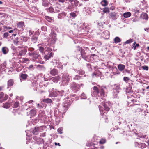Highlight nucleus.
<instances>
[{"label": "nucleus", "instance_id": "obj_1", "mask_svg": "<svg viewBox=\"0 0 149 149\" xmlns=\"http://www.w3.org/2000/svg\"><path fill=\"white\" fill-rule=\"evenodd\" d=\"M33 102V100H31L28 102H26L24 105V108L26 110H29V112H26L27 115L28 116L29 115H30L31 118L32 117L35 116L36 114V110L34 109H31V107H32L31 105H29V104L30 103H32Z\"/></svg>", "mask_w": 149, "mask_h": 149}, {"label": "nucleus", "instance_id": "obj_2", "mask_svg": "<svg viewBox=\"0 0 149 149\" xmlns=\"http://www.w3.org/2000/svg\"><path fill=\"white\" fill-rule=\"evenodd\" d=\"M80 53L82 58L88 62L91 61L92 58L94 60L95 58H98V56L95 54H92L91 56L86 55L84 50H82Z\"/></svg>", "mask_w": 149, "mask_h": 149}, {"label": "nucleus", "instance_id": "obj_3", "mask_svg": "<svg viewBox=\"0 0 149 149\" xmlns=\"http://www.w3.org/2000/svg\"><path fill=\"white\" fill-rule=\"evenodd\" d=\"M71 104L70 100H65L63 103L62 106L59 109V112L61 113H65Z\"/></svg>", "mask_w": 149, "mask_h": 149}, {"label": "nucleus", "instance_id": "obj_4", "mask_svg": "<svg viewBox=\"0 0 149 149\" xmlns=\"http://www.w3.org/2000/svg\"><path fill=\"white\" fill-rule=\"evenodd\" d=\"M56 34L55 31L52 29H51V32L49 35L48 38V43L51 44H54L57 40Z\"/></svg>", "mask_w": 149, "mask_h": 149}, {"label": "nucleus", "instance_id": "obj_5", "mask_svg": "<svg viewBox=\"0 0 149 149\" xmlns=\"http://www.w3.org/2000/svg\"><path fill=\"white\" fill-rule=\"evenodd\" d=\"M70 78L71 77L69 76L68 74H63L62 77V85L63 86L68 85Z\"/></svg>", "mask_w": 149, "mask_h": 149}, {"label": "nucleus", "instance_id": "obj_6", "mask_svg": "<svg viewBox=\"0 0 149 149\" xmlns=\"http://www.w3.org/2000/svg\"><path fill=\"white\" fill-rule=\"evenodd\" d=\"M70 88L73 91L76 92L80 89V85L79 84L74 82L70 84Z\"/></svg>", "mask_w": 149, "mask_h": 149}, {"label": "nucleus", "instance_id": "obj_7", "mask_svg": "<svg viewBox=\"0 0 149 149\" xmlns=\"http://www.w3.org/2000/svg\"><path fill=\"white\" fill-rule=\"evenodd\" d=\"M99 86L100 90L99 93L100 95H98V96L103 97L105 95V93H107V88L105 86Z\"/></svg>", "mask_w": 149, "mask_h": 149}, {"label": "nucleus", "instance_id": "obj_8", "mask_svg": "<svg viewBox=\"0 0 149 149\" xmlns=\"http://www.w3.org/2000/svg\"><path fill=\"white\" fill-rule=\"evenodd\" d=\"M28 54L29 56L32 57V60L34 61L36 59H39L40 58V56L38 54V53L36 51L33 52H29Z\"/></svg>", "mask_w": 149, "mask_h": 149}, {"label": "nucleus", "instance_id": "obj_9", "mask_svg": "<svg viewBox=\"0 0 149 149\" xmlns=\"http://www.w3.org/2000/svg\"><path fill=\"white\" fill-rule=\"evenodd\" d=\"M45 128V127L43 126L36 127L33 130L32 133L34 134L37 135L39 132H42L43 130V128Z\"/></svg>", "mask_w": 149, "mask_h": 149}, {"label": "nucleus", "instance_id": "obj_10", "mask_svg": "<svg viewBox=\"0 0 149 149\" xmlns=\"http://www.w3.org/2000/svg\"><path fill=\"white\" fill-rule=\"evenodd\" d=\"M102 105H103V106H99V108L101 114L102 113V112H103V109L104 108V109L105 110L107 111H109L110 109L107 106L106 104L104 103H102Z\"/></svg>", "mask_w": 149, "mask_h": 149}, {"label": "nucleus", "instance_id": "obj_11", "mask_svg": "<svg viewBox=\"0 0 149 149\" xmlns=\"http://www.w3.org/2000/svg\"><path fill=\"white\" fill-rule=\"evenodd\" d=\"M51 62L52 63L53 65H55V67H56L58 68L62 69L63 65L59 61L54 60V61H52Z\"/></svg>", "mask_w": 149, "mask_h": 149}, {"label": "nucleus", "instance_id": "obj_12", "mask_svg": "<svg viewBox=\"0 0 149 149\" xmlns=\"http://www.w3.org/2000/svg\"><path fill=\"white\" fill-rule=\"evenodd\" d=\"M93 91L91 94L92 96L95 97L99 95V90L97 87L94 86L93 87Z\"/></svg>", "mask_w": 149, "mask_h": 149}, {"label": "nucleus", "instance_id": "obj_13", "mask_svg": "<svg viewBox=\"0 0 149 149\" xmlns=\"http://www.w3.org/2000/svg\"><path fill=\"white\" fill-rule=\"evenodd\" d=\"M8 96L6 94H4L3 92H1L0 94V101L3 102L6 100L8 98Z\"/></svg>", "mask_w": 149, "mask_h": 149}, {"label": "nucleus", "instance_id": "obj_14", "mask_svg": "<svg viewBox=\"0 0 149 149\" xmlns=\"http://www.w3.org/2000/svg\"><path fill=\"white\" fill-rule=\"evenodd\" d=\"M24 23L23 22H20L17 24L18 29L20 31H22L24 29Z\"/></svg>", "mask_w": 149, "mask_h": 149}, {"label": "nucleus", "instance_id": "obj_15", "mask_svg": "<svg viewBox=\"0 0 149 149\" xmlns=\"http://www.w3.org/2000/svg\"><path fill=\"white\" fill-rule=\"evenodd\" d=\"M5 68H6V66L4 63L0 65V76H1L2 74L5 72Z\"/></svg>", "mask_w": 149, "mask_h": 149}, {"label": "nucleus", "instance_id": "obj_16", "mask_svg": "<svg viewBox=\"0 0 149 149\" xmlns=\"http://www.w3.org/2000/svg\"><path fill=\"white\" fill-rule=\"evenodd\" d=\"M110 18L114 20L117 19V17L114 12H111L110 14Z\"/></svg>", "mask_w": 149, "mask_h": 149}, {"label": "nucleus", "instance_id": "obj_17", "mask_svg": "<svg viewBox=\"0 0 149 149\" xmlns=\"http://www.w3.org/2000/svg\"><path fill=\"white\" fill-rule=\"evenodd\" d=\"M46 54L44 56V58L46 60L49 59L51 57H53V53L52 52Z\"/></svg>", "mask_w": 149, "mask_h": 149}, {"label": "nucleus", "instance_id": "obj_18", "mask_svg": "<svg viewBox=\"0 0 149 149\" xmlns=\"http://www.w3.org/2000/svg\"><path fill=\"white\" fill-rule=\"evenodd\" d=\"M14 81L13 79H9L7 83V88H9L10 87H11L14 84Z\"/></svg>", "mask_w": 149, "mask_h": 149}, {"label": "nucleus", "instance_id": "obj_19", "mask_svg": "<svg viewBox=\"0 0 149 149\" xmlns=\"http://www.w3.org/2000/svg\"><path fill=\"white\" fill-rule=\"evenodd\" d=\"M27 50L26 49H24L19 52L18 56H22L24 55L26 53Z\"/></svg>", "mask_w": 149, "mask_h": 149}, {"label": "nucleus", "instance_id": "obj_20", "mask_svg": "<svg viewBox=\"0 0 149 149\" xmlns=\"http://www.w3.org/2000/svg\"><path fill=\"white\" fill-rule=\"evenodd\" d=\"M60 79V77L59 76H57L52 77L51 78V79L54 82L57 83L58 81H59Z\"/></svg>", "mask_w": 149, "mask_h": 149}, {"label": "nucleus", "instance_id": "obj_21", "mask_svg": "<svg viewBox=\"0 0 149 149\" xmlns=\"http://www.w3.org/2000/svg\"><path fill=\"white\" fill-rule=\"evenodd\" d=\"M58 72L57 70L55 68H53L51 70L50 72V74L53 76H55L57 74Z\"/></svg>", "mask_w": 149, "mask_h": 149}, {"label": "nucleus", "instance_id": "obj_22", "mask_svg": "<svg viewBox=\"0 0 149 149\" xmlns=\"http://www.w3.org/2000/svg\"><path fill=\"white\" fill-rule=\"evenodd\" d=\"M45 19L49 22H52L54 21V19L53 17L48 16H45Z\"/></svg>", "mask_w": 149, "mask_h": 149}, {"label": "nucleus", "instance_id": "obj_23", "mask_svg": "<svg viewBox=\"0 0 149 149\" xmlns=\"http://www.w3.org/2000/svg\"><path fill=\"white\" fill-rule=\"evenodd\" d=\"M9 49L8 48L6 47H3L2 49V51L3 54H6L8 52Z\"/></svg>", "mask_w": 149, "mask_h": 149}, {"label": "nucleus", "instance_id": "obj_24", "mask_svg": "<svg viewBox=\"0 0 149 149\" xmlns=\"http://www.w3.org/2000/svg\"><path fill=\"white\" fill-rule=\"evenodd\" d=\"M119 91H117L116 90H113V95L114 98H117L118 95Z\"/></svg>", "mask_w": 149, "mask_h": 149}, {"label": "nucleus", "instance_id": "obj_25", "mask_svg": "<svg viewBox=\"0 0 149 149\" xmlns=\"http://www.w3.org/2000/svg\"><path fill=\"white\" fill-rule=\"evenodd\" d=\"M66 15L65 13L64 12H63L58 14V18L60 19H62L64 18Z\"/></svg>", "mask_w": 149, "mask_h": 149}, {"label": "nucleus", "instance_id": "obj_26", "mask_svg": "<svg viewBox=\"0 0 149 149\" xmlns=\"http://www.w3.org/2000/svg\"><path fill=\"white\" fill-rule=\"evenodd\" d=\"M119 70L121 71H123L125 68L124 65L122 64H119L118 66Z\"/></svg>", "mask_w": 149, "mask_h": 149}, {"label": "nucleus", "instance_id": "obj_27", "mask_svg": "<svg viewBox=\"0 0 149 149\" xmlns=\"http://www.w3.org/2000/svg\"><path fill=\"white\" fill-rule=\"evenodd\" d=\"M141 18L143 19L148 20V16L147 14L144 13L142 14L141 16Z\"/></svg>", "mask_w": 149, "mask_h": 149}, {"label": "nucleus", "instance_id": "obj_28", "mask_svg": "<svg viewBox=\"0 0 149 149\" xmlns=\"http://www.w3.org/2000/svg\"><path fill=\"white\" fill-rule=\"evenodd\" d=\"M131 13L130 12H126L123 13V15L125 18H127L130 17L131 15Z\"/></svg>", "mask_w": 149, "mask_h": 149}, {"label": "nucleus", "instance_id": "obj_29", "mask_svg": "<svg viewBox=\"0 0 149 149\" xmlns=\"http://www.w3.org/2000/svg\"><path fill=\"white\" fill-rule=\"evenodd\" d=\"M58 94L55 91H54L51 92L49 95V96L51 97H55L57 96Z\"/></svg>", "mask_w": 149, "mask_h": 149}, {"label": "nucleus", "instance_id": "obj_30", "mask_svg": "<svg viewBox=\"0 0 149 149\" xmlns=\"http://www.w3.org/2000/svg\"><path fill=\"white\" fill-rule=\"evenodd\" d=\"M20 38L21 40L25 42L27 41L28 39H29V38L28 37L26 36H21L20 37Z\"/></svg>", "mask_w": 149, "mask_h": 149}, {"label": "nucleus", "instance_id": "obj_31", "mask_svg": "<svg viewBox=\"0 0 149 149\" xmlns=\"http://www.w3.org/2000/svg\"><path fill=\"white\" fill-rule=\"evenodd\" d=\"M28 77V75L26 74L21 73L20 74V77L24 80H26Z\"/></svg>", "mask_w": 149, "mask_h": 149}, {"label": "nucleus", "instance_id": "obj_32", "mask_svg": "<svg viewBox=\"0 0 149 149\" xmlns=\"http://www.w3.org/2000/svg\"><path fill=\"white\" fill-rule=\"evenodd\" d=\"M49 2L46 0H43L42 1V5L45 7L48 6Z\"/></svg>", "mask_w": 149, "mask_h": 149}, {"label": "nucleus", "instance_id": "obj_33", "mask_svg": "<svg viewBox=\"0 0 149 149\" xmlns=\"http://www.w3.org/2000/svg\"><path fill=\"white\" fill-rule=\"evenodd\" d=\"M75 71H77V73L80 75H83L85 73V71L81 69H80L79 70H76Z\"/></svg>", "mask_w": 149, "mask_h": 149}, {"label": "nucleus", "instance_id": "obj_34", "mask_svg": "<svg viewBox=\"0 0 149 149\" xmlns=\"http://www.w3.org/2000/svg\"><path fill=\"white\" fill-rule=\"evenodd\" d=\"M114 42L116 43H117L120 42L121 40L120 38L118 37H116L114 39Z\"/></svg>", "mask_w": 149, "mask_h": 149}, {"label": "nucleus", "instance_id": "obj_35", "mask_svg": "<svg viewBox=\"0 0 149 149\" xmlns=\"http://www.w3.org/2000/svg\"><path fill=\"white\" fill-rule=\"evenodd\" d=\"M101 4L103 6H106L108 5V3L107 0H103L101 2Z\"/></svg>", "mask_w": 149, "mask_h": 149}, {"label": "nucleus", "instance_id": "obj_36", "mask_svg": "<svg viewBox=\"0 0 149 149\" xmlns=\"http://www.w3.org/2000/svg\"><path fill=\"white\" fill-rule=\"evenodd\" d=\"M38 39L37 37L35 36H33L31 38L32 41L34 43H36Z\"/></svg>", "mask_w": 149, "mask_h": 149}, {"label": "nucleus", "instance_id": "obj_37", "mask_svg": "<svg viewBox=\"0 0 149 149\" xmlns=\"http://www.w3.org/2000/svg\"><path fill=\"white\" fill-rule=\"evenodd\" d=\"M46 10H47L48 12H49L51 13H54V9L52 7H49V8L46 9Z\"/></svg>", "mask_w": 149, "mask_h": 149}, {"label": "nucleus", "instance_id": "obj_38", "mask_svg": "<svg viewBox=\"0 0 149 149\" xmlns=\"http://www.w3.org/2000/svg\"><path fill=\"white\" fill-rule=\"evenodd\" d=\"M146 147V145L144 143H139V147L141 149L144 148Z\"/></svg>", "mask_w": 149, "mask_h": 149}, {"label": "nucleus", "instance_id": "obj_39", "mask_svg": "<svg viewBox=\"0 0 149 149\" xmlns=\"http://www.w3.org/2000/svg\"><path fill=\"white\" fill-rule=\"evenodd\" d=\"M10 106V104L8 102H6L5 104H3V107L4 108H9Z\"/></svg>", "mask_w": 149, "mask_h": 149}, {"label": "nucleus", "instance_id": "obj_40", "mask_svg": "<svg viewBox=\"0 0 149 149\" xmlns=\"http://www.w3.org/2000/svg\"><path fill=\"white\" fill-rule=\"evenodd\" d=\"M81 78V77L77 74L73 78V79L74 80H79Z\"/></svg>", "mask_w": 149, "mask_h": 149}, {"label": "nucleus", "instance_id": "obj_41", "mask_svg": "<svg viewBox=\"0 0 149 149\" xmlns=\"http://www.w3.org/2000/svg\"><path fill=\"white\" fill-rule=\"evenodd\" d=\"M44 101L45 102L48 103H50L52 102V100L51 99H49V98L45 99L44 100Z\"/></svg>", "mask_w": 149, "mask_h": 149}, {"label": "nucleus", "instance_id": "obj_42", "mask_svg": "<svg viewBox=\"0 0 149 149\" xmlns=\"http://www.w3.org/2000/svg\"><path fill=\"white\" fill-rule=\"evenodd\" d=\"M35 67L36 66H35L34 65H31L28 67V68L30 70H33L35 69Z\"/></svg>", "mask_w": 149, "mask_h": 149}, {"label": "nucleus", "instance_id": "obj_43", "mask_svg": "<svg viewBox=\"0 0 149 149\" xmlns=\"http://www.w3.org/2000/svg\"><path fill=\"white\" fill-rule=\"evenodd\" d=\"M103 12L104 13H109V8H108L105 7L103 9Z\"/></svg>", "mask_w": 149, "mask_h": 149}, {"label": "nucleus", "instance_id": "obj_44", "mask_svg": "<svg viewBox=\"0 0 149 149\" xmlns=\"http://www.w3.org/2000/svg\"><path fill=\"white\" fill-rule=\"evenodd\" d=\"M34 66H36V67L38 69H40L42 68H44V66L43 65H35Z\"/></svg>", "mask_w": 149, "mask_h": 149}, {"label": "nucleus", "instance_id": "obj_45", "mask_svg": "<svg viewBox=\"0 0 149 149\" xmlns=\"http://www.w3.org/2000/svg\"><path fill=\"white\" fill-rule=\"evenodd\" d=\"M19 105V102H16L14 103V104L13 106V108H16Z\"/></svg>", "mask_w": 149, "mask_h": 149}, {"label": "nucleus", "instance_id": "obj_46", "mask_svg": "<svg viewBox=\"0 0 149 149\" xmlns=\"http://www.w3.org/2000/svg\"><path fill=\"white\" fill-rule=\"evenodd\" d=\"M139 44H136V42H134L133 43V49L135 50L137 47L139 46Z\"/></svg>", "mask_w": 149, "mask_h": 149}, {"label": "nucleus", "instance_id": "obj_47", "mask_svg": "<svg viewBox=\"0 0 149 149\" xmlns=\"http://www.w3.org/2000/svg\"><path fill=\"white\" fill-rule=\"evenodd\" d=\"M70 15L73 17L72 18H74L77 16L76 13L74 12L70 13Z\"/></svg>", "mask_w": 149, "mask_h": 149}, {"label": "nucleus", "instance_id": "obj_48", "mask_svg": "<svg viewBox=\"0 0 149 149\" xmlns=\"http://www.w3.org/2000/svg\"><path fill=\"white\" fill-rule=\"evenodd\" d=\"M29 61V59L27 58H22V61L23 63H26L28 61Z\"/></svg>", "mask_w": 149, "mask_h": 149}, {"label": "nucleus", "instance_id": "obj_49", "mask_svg": "<svg viewBox=\"0 0 149 149\" xmlns=\"http://www.w3.org/2000/svg\"><path fill=\"white\" fill-rule=\"evenodd\" d=\"M45 51L46 52H47L48 53H49V52L52 51V49L49 47H45Z\"/></svg>", "mask_w": 149, "mask_h": 149}, {"label": "nucleus", "instance_id": "obj_50", "mask_svg": "<svg viewBox=\"0 0 149 149\" xmlns=\"http://www.w3.org/2000/svg\"><path fill=\"white\" fill-rule=\"evenodd\" d=\"M129 79V78L126 77H124L123 79L124 81L126 83H127L128 82Z\"/></svg>", "mask_w": 149, "mask_h": 149}, {"label": "nucleus", "instance_id": "obj_51", "mask_svg": "<svg viewBox=\"0 0 149 149\" xmlns=\"http://www.w3.org/2000/svg\"><path fill=\"white\" fill-rule=\"evenodd\" d=\"M133 41V39H130L129 40H127L125 42L126 44H129L132 42Z\"/></svg>", "mask_w": 149, "mask_h": 149}, {"label": "nucleus", "instance_id": "obj_52", "mask_svg": "<svg viewBox=\"0 0 149 149\" xmlns=\"http://www.w3.org/2000/svg\"><path fill=\"white\" fill-rule=\"evenodd\" d=\"M120 89V84L117 85L115 88L113 90H116L117 91H119V90Z\"/></svg>", "mask_w": 149, "mask_h": 149}, {"label": "nucleus", "instance_id": "obj_53", "mask_svg": "<svg viewBox=\"0 0 149 149\" xmlns=\"http://www.w3.org/2000/svg\"><path fill=\"white\" fill-rule=\"evenodd\" d=\"M106 142V140L104 139H102L100 141V143L101 144H103Z\"/></svg>", "mask_w": 149, "mask_h": 149}, {"label": "nucleus", "instance_id": "obj_54", "mask_svg": "<svg viewBox=\"0 0 149 149\" xmlns=\"http://www.w3.org/2000/svg\"><path fill=\"white\" fill-rule=\"evenodd\" d=\"M54 9V13H57L60 11L59 8L57 7H55Z\"/></svg>", "mask_w": 149, "mask_h": 149}, {"label": "nucleus", "instance_id": "obj_55", "mask_svg": "<svg viewBox=\"0 0 149 149\" xmlns=\"http://www.w3.org/2000/svg\"><path fill=\"white\" fill-rule=\"evenodd\" d=\"M60 95L61 96H63L65 95L66 93L65 92H64L63 91H61L60 92Z\"/></svg>", "mask_w": 149, "mask_h": 149}, {"label": "nucleus", "instance_id": "obj_56", "mask_svg": "<svg viewBox=\"0 0 149 149\" xmlns=\"http://www.w3.org/2000/svg\"><path fill=\"white\" fill-rule=\"evenodd\" d=\"M142 68L144 70L147 71L148 70V67L146 66H144L142 67Z\"/></svg>", "mask_w": 149, "mask_h": 149}, {"label": "nucleus", "instance_id": "obj_57", "mask_svg": "<svg viewBox=\"0 0 149 149\" xmlns=\"http://www.w3.org/2000/svg\"><path fill=\"white\" fill-rule=\"evenodd\" d=\"M18 38H17L14 40V43L15 44L17 45L19 41H18Z\"/></svg>", "mask_w": 149, "mask_h": 149}, {"label": "nucleus", "instance_id": "obj_58", "mask_svg": "<svg viewBox=\"0 0 149 149\" xmlns=\"http://www.w3.org/2000/svg\"><path fill=\"white\" fill-rule=\"evenodd\" d=\"M81 95V99H86V97L85 94L84 93H83Z\"/></svg>", "mask_w": 149, "mask_h": 149}, {"label": "nucleus", "instance_id": "obj_59", "mask_svg": "<svg viewBox=\"0 0 149 149\" xmlns=\"http://www.w3.org/2000/svg\"><path fill=\"white\" fill-rule=\"evenodd\" d=\"M62 128L61 127L58 128L57 130L58 132L60 134L62 133Z\"/></svg>", "mask_w": 149, "mask_h": 149}, {"label": "nucleus", "instance_id": "obj_60", "mask_svg": "<svg viewBox=\"0 0 149 149\" xmlns=\"http://www.w3.org/2000/svg\"><path fill=\"white\" fill-rule=\"evenodd\" d=\"M86 66L89 71H91L92 70V69L91 68V65L90 64H87Z\"/></svg>", "mask_w": 149, "mask_h": 149}, {"label": "nucleus", "instance_id": "obj_61", "mask_svg": "<svg viewBox=\"0 0 149 149\" xmlns=\"http://www.w3.org/2000/svg\"><path fill=\"white\" fill-rule=\"evenodd\" d=\"M44 48L42 47H39V50L42 53L44 51Z\"/></svg>", "mask_w": 149, "mask_h": 149}, {"label": "nucleus", "instance_id": "obj_62", "mask_svg": "<svg viewBox=\"0 0 149 149\" xmlns=\"http://www.w3.org/2000/svg\"><path fill=\"white\" fill-rule=\"evenodd\" d=\"M41 29L43 31H45L47 30V27L45 26L42 27Z\"/></svg>", "mask_w": 149, "mask_h": 149}, {"label": "nucleus", "instance_id": "obj_63", "mask_svg": "<svg viewBox=\"0 0 149 149\" xmlns=\"http://www.w3.org/2000/svg\"><path fill=\"white\" fill-rule=\"evenodd\" d=\"M8 36V32H6L3 34V37L6 38Z\"/></svg>", "mask_w": 149, "mask_h": 149}, {"label": "nucleus", "instance_id": "obj_64", "mask_svg": "<svg viewBox=\"0 0 149 149\" xmlns=\"http://www.w3.org/2000/svg\"><path fill=\"white\" fill-rule=\"evenodd\" d=\"M74 5L75 6H77L78 4L79 3V1H78L76 0H74Z\"/></svg>", "mask_w": 149, "mask_h": 149}]
</instances>
